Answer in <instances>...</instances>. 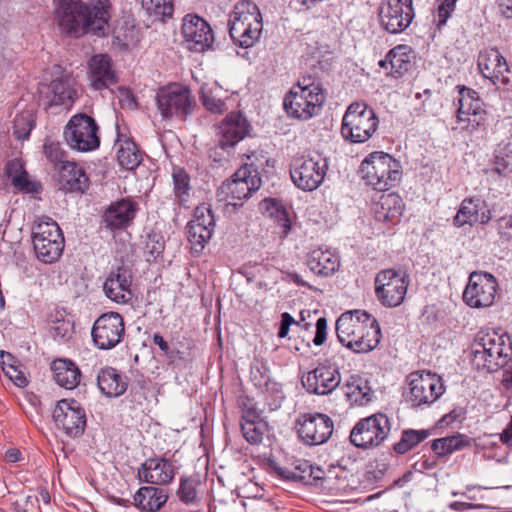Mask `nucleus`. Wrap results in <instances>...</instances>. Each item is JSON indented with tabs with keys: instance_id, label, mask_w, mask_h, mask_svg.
<instances>
[{
	"instance_id": "obj_1",
	"label": "nucleus",
	"mask_w": 512,
	"mask_h": 512,
	"mask_svg": "<svg viewBox=\"0 0 512 512\" xmlns=\"http://www.w3.org/2000/svg\"><path fill=\"white\" fill-rule=\"evenodd\" d=\"M111 4L109 0H56L55 21L62 32L79 38L85 34L108 33Z\"/></svg>"
},
{
	"instance_id": "obj_2",
	"label": "nucleus",
	"mask_w": 512,
	"mask_h": 512,
	"mask_svg": "<svg viewBox=\"0 0 512 512\" xmlns=\"http://www.w3.org/2000/svg\"><path fill=\"white\" fill-rule=\"evenodd\" d=\"M336 334L339 342L354 353H369L381 340L378 321L363 310L343 313L336 321Z\"/></svg>"
},
{
	"instance_id": "obj_3",
	"label": "nucleus",
	"mask_w": 512,
	"mask_h": 512,
	"mask_svg": "<svg viewBox=\"0 0 512 512\" xmlns=\"http://www.w3.org/2000/svg\"><path fill=\"white\" fill-rule=\"evenodd\" d=\"M512 356V343L505 333L481 330L472 345V365L479 371L495 372L503 368Z\"/></svg>"
},
{
	"instance_id": "obj_4",
	"label": "nucleus",
	"mask_w": 512,
	"mask_h": 512,
	"mask_svg": "<svg viewBox=\"0 0 512 512\" xmlns=\"http://www.w3.org/2000/svg\"><path fill=\"white\" fill-rule=\"evenodd\" d=\"M325 99L322 83L307 75L285 95L283 107L289 117L307 121L319 114Z\"/></svg>"
},
{
	"instance_id": "obj_5",
	"label": "nucleus",
	"mask_w": 512,
	"mask_h": 512,
	"mask_svg": "<svg viewBox=\"0 0 512 512\" xmlns=\"http://www.w3.org/2000/svg\"><path fill=\"white\" fill-rule=\"evenodd\" d=\"M229 35L235 45L252 47L262 31V17L258 7L251 1L238 2L229 18Z\"/></svg>"
},
{
	"instance_id": "obj_6",
	"label": "nucleus",
	"mask_w": 512,
	"mask_h": 512,
	"mask_svg": "<svg viewBox=\"0 0 512 512\" xmlns=\"http://www.w3.org/2000/svg\"><path fill=\"white\" fill-rule=\"evenodd\" d=\"M403 398L414 409H425L436 402L445 392L443 380L430 371H414L406 378Z\"/></svg>"
},
{
	"instance_id": "obj_7",
	"label": "nucleus",
	"mask_w": 512,
	"mask_h": 512,
	"mask_svg": "<svg viewBox=\"0 0 512 512\" xmlns=\"http://www.w3.org/2000/svg\"><path fill=\"white\" fill-rule=\"evenodd\" d=\"M379 119L373 108L362 102L351 103L342 119L341 135L352 144L368 141L377 131Z\"/></svg>"
},
{
	"instance_id": "obj_8",
	"label": "nucleus",
	"mask_w": 512,
	"mask_h": 512,
	"mask_svg": "<svg viewBox=\"0 0 512 512\" xmlns=\"http://www.w3.org/2000/svg\"><path fill=\"white\" fill-rule=\"evenodd\" d=\"M32 242L37 259L45 264L57 262L65 246L61 228L50 217H41L34 222Z\"/></svg>"
},
{
	"instance_id": "obj_9",
	"label": "nucleus",
	"mask_w": 512,
	"mask_h": 512,
	"mask_svg": "<svg viewBox=\"0 0 512 512\" xmlns=\"http://www.w3.org/2000/svg\"><path fill=\"white\" fill-rule=\"evenodd\" d=\"M361 173L368 185L384 191L400 179V164L387 153L375 152L362 162Z\"/></svg>"
},
{
	"instance_id": "obj_10",
	"label": "nucleus",
	"mask_w": 512,
	"mask_h": 512,
	"mask_svg": "<svg viewBox=\"0 0 512 512\" xmlns=\"http://www.w3.org/2000/svg\"><path fill=\"white\" fill-rule=\"evenodd\" d=\"M67 145L78 152H91L99 148V126L91 116L79 113L73 115L63 132Z\"/></svg>"
},
{
	"instance_id": "obj_11",
	"label": "nucleus",
	"mask_w": 512,
	"mask_h": 512,
	"mask_svg": "<svg viewBox=\"0 0 512 512\" xmlns=\"http://www.w3.org/2000/svg\"><path fill=\"white\" fill-rule=\"evenodd\" d=\"M157 107L163 119L185 120L196 106L195 98L187 86L173 83L161 88L156 96Z\"/></svg>"
},
{
	"instance_id": "obj_12",
	"label": "nucleus",
	"mask_w": 512,
	"mask_h": 512,
	"mask_svg": "<svg viewBox=\"0 0 512 512\" xmlns=\"http://www.w3.org/2000/svg\"><path fill=\"white\" fill-rule=\"evenodd\" d=\"M409 283V276L405 272L383 269L375 277V295L384 307H398L404 302Z\"/></svg>"
},
{
	"instance_id": "obj_13",
	"label": "nucleus",
	"mask_w": 512,
	"mask_h": 512,
	"mask_svg": "<svg viewBox=\"0 0 512 512\" xmlns=\"http://www.w3.org/2000/svg\"><path fill=\"white\" fill-rule=\"evenodd\" d=\"M391 430V423L384 413H375L360 419L350 433L351 443L362 449L378 447L387 439Z\"/></svg>"
},
{
	"instance_id": "obj_14",
	"label": "nucleus",
	"mask_w": 512,
	"mask_h": 512,
	"mask_svg": "<svg viewBox=\"0 0 512 512\" xmlns=\"http://www.w3.org/2000/svg\"><path fill=\"white\" fill-rule=\"evenodd\" d=\"M487 113L478 93L462 86L459 90L456 122L461 130L470 133L486 125Z\"/></svg>"
},
{
	"instance_id": "obj_15",
	"label": "nucleus",
	"mask_w": 512,
	"mask_h": 512,
	"mask_svg": "<svg viewBox=\"0 0 512 512\" xmlns=\"http://www.w3.org/2000/svg\"><path fill=\"white\" fill-rule=\"evenodd\" d=\"M328 169L326 158L320 155L295 160L290 169L293 183L304 191L317 189L324 180Z\"/></svg>"
},
{
	"instance_id": "obj_16",
	"label": "nucleus",
	"mask_w": 512,
	"mask_h": 512,
	"mask_svg": "<svg viewBox=\"0 0 512 512\" xmlns=\"http://www.w3.org/2000/svg\"><path fill=\"white\" fill-rule=\"evenodd\" d=\"M94 345L101 350L116 347L125 336V322L117 312H107L100 315L91 330Z\"/></svg>"
},
{
	"instance_id": "obj_17",
	"label": "nucleus",
	"mask_w": 512,
	"mask_h": 512,
	"mask_svg": "<svg viewBox=\"0 0 512 512\" xmlns=\"http://www.w3.org/2000/svg\"><path fill=\"white\" fill-rule=\"evenodd\" d=\"M497 287V280L492 274L474 271L463 292V301L471 308L490 307L494 303Z\"/></svg>"
},
{
	"instance_id": "obj_18",
	"label": "nucleus",
	"mask_w": 512,
	"mask_h": 512,
	"mask_svg": "<svg viewBox=\"0 0 512 512\" xmlns=\"http://www.w3.org/2000/svg\"><path fill=\"white\" fill-rule=\"evenodd\" d=\"M296 430L303 443L316 446L329 440L334 430V423L326 414L304 413L296 420Z\"/></svg>"
},
{
	"instance_id": "obj_19",
	"label": "nucleus",
	"mask_w": 512,
	"mask_h": 512,
	"mask_svg": "<svg viewBox=\"0 0 512 512\" xmlns=\"http://www.w3.org/2000/svg\"><path fill=\"white\" fill-rule=\"evenodd\" d=\"M413 0H387L379 11L382 28L392 34L406 30L414 19Z\"/></svg>"
},
{
	"instance_id": "obj_20",
	"label": "nucleus",
	"mask_w": 512,
	"mask_h": 512,
	"mask_svg": "<svg viewBox=\"0 0 512 512\" xmlns=\"http://www.w3.org/2000/svg\"><path fill=\"white\" fill-rule=\"evenodd\" d=\"M53 419L69 437L81 436L86 427V413L75 399H62L57 402L53 411Z\"/></svg>"
},
{
	"instance_id": "obj_21",
	"label": "nucleus",
	"mask_w": 512,
	"mask_h": 512,
	"mask_svg": "<svg viewBox=\"0 0 512 512\" xmlns=\"http://www.w3.org/2000/svg\"><path fill=\"white\" fill-rule=\"evenodd\" d=\"M181 33L187 49L193 52H204L214 42L210 25L197 15L188 14L183 18Z\"/></svg>"
},
{
	"instance_id": "obj_22",
	"label": "nucleus",
	"mask_w": 512,
	"mask_h": 512,
	"mask_svg": "<svg viewBox=\"0 0 512 512\" xmlns=\"http://www.w3.org/2000/svg\"><path fill=\"white\" fill-rule=\"evenodd\" d=\"M477 65L482 76L494 85L510 84L511 70L506 58L496 48H487L478 55Z\"/></svg>"
},
{
	"instance_id": "obj_23",
	"label": "nucleus",
	"mask_w": 512,
	"mask_h": 512,
	"mask_svg": "<svg viewBox=\"0 0 512 512\" xmlns=\"http://www.w3.org/2000/svg\"><path fill=\"white\" fill-rule=\"evenodd\" d=\"M341 383L338 368L331 364H319L302 377L306 391L316 395H328Z\"/></svg>"
},
{
	"instance_id": "obj_24",
	"label": "nucleus",
	"mask_w": 512,
	"mask_h": 512,
	"mask_svg": "<svg viewBox=\"0 0 512 512\" xmlns=\"http://www.w3.org/2000/svg\"><path fill=\"white\" fill-rule=\"evenodd\" d=\"M215 226L214 215L206 205L196 207L194 217L187 225V238L195 250H201L209 241Z\"/></svg>"
},
{
	"instance_id": "obj_25",
	"label": "nucleus",
	"mask_w": 512,
	"mask_h": 512,
	"mask_svg": "<svg viewBox=\"0 0 512 512\" xmlns=\"http://www.w3.org/2000/svg\"><path fill=\"white\" fill-rule=\"evenodd\" d=\"M132 278V272L127 267L121 266L112 270L103 284L107 298L118 304L129 303L133 298Z\"/></svg>"
},
{
	"instance_id": "obj_26",
	"label": "nucleus",
	"mask_w": 512,
	"mask_h": 512,
	"mask_svg": "<svg viewBox=\"0 0 512 512\" xmlns=\"http://www.w3.org/2000/svg\"><path fill=\"white\" fill-rule=\"evenodd\" d=\"M261 184L262 180L257 168L253 164H244L232 175L228 190L232 199L241 201L250 197L261 187Z\"/></svg>"
},
{
	"instance_id": "obj_27",
	"label": "nucleus",
	"mask_w": 512,
	"mask_h": 512,
	"mask_svg": "<svg viewBox=\"0 0 512 512\" xmlns=\"http://www.w3.org/2000/svg\"><path fill=\"white\" fill-rule=\"evenodd\" d=\"M404 210L405 203L397 193L381 194L371 206L375 220L389 227L400 222Z\"/></svg>"
},
{
	"instance_id": "obj_28",
	"label": "nucleus",
	"mask_w": 512,
	"mask_h": 512,
	"mask_svg": "<svg viewBox=\"0 0 512 512\" xmlns=\"http://www.w3.org/2000/svg\"><path fill=\"white\" fill-rule=\"evenodd\" d=\"M176 473L173 462L165 457L147 459L138 470V478L141 482L165 485L170 483Z\"/></svg>"
},
{
	"instance_id": "obj_29",
	"label": "nucleus",
	"mask_w": 512,
	"mask_h": 512,
	"mask_svg": "<svg viewBox=\"0 0 512 512\" xmlns=\"http://www.w3.org/2000/svg\"><path fill=\"white\" fill-rule=\"evenodd\" d=\"M138 204L130 198H123L109 205L103 214V223L110 230L127 228L134 220Z\"/></svg>"
},
{
	"instance_id": "obj_30",
	"label": "nucleus",
	"mask_w": 512,
	"mask_h": 512,
	"mask_svg": "<svg viewBox=\"0 0 512 512\" xmlns=\"http://www.w3.org/2000/svg\"><path fill=\"white\" fill-rule=\"evenodd\" d=\"M491 220V211L484 200L478 197L465 198L456 213L453 224L456 227L464 225L487 224Z\"/></svg>"
},
{
	"instance_id": "obj_31",
	"label": "nucleus",
	"mask_w": 512,
	"mask_h": 512,
	"mask_svg": "<svg viewBox=\"0 0 512 512\" xmlns=\"http://www.w3.org/2000/svg\"><path fill=\"white\" fill-rule=\"evenodd\" d=\"M90 85L95 90L109 88L117 82L112 59L107 54H96L88 62Z\"/></svg>"
},
{
	"instance_id": "obj_32",
	"label": "nucleus",
	"mask_w": 512,
	"mask_h": 512,
	"mask_svg": "<svg viewBox=\"0 0 512 512\" xmlns=\"http://www.w3.org/2000/svg\"><path fill=\"white\" fill-rule=\"evenodd\" d=\"M240 428L248 443L259 445L268 432V423L254 407L250 406L242 409Z\"/></svg>"
},
{
	"instance_id": "obj_33",
	"label": "nucleus",
	"mask_w": 512,
	"mask_h": 512,
	"mask_svg": "<svg viewBox=\"0 0 512 512\" xmlns=\"http://www.w3.org/2000/svg\"><path fill=\"white\" fill-rule=\"evenodd\" d=\"M165 489L154 486H142L133 495L132 505L140 512H157L167 502Z\"/></svg>"
},
{
	"instance_id": "obj_34",
	"label": "nucleus",
	"mask_w": 512,
	"mask_h": 512,
	"mask_svg": "<svg viewBox=\"0 0 512 512\" xmlns=\"http://www.w3.org/2000/svg\"><path fill=\"white\" fill-rule=\"evenodd\" d=\"M412 50L408 45H398L391 49L379 66L395 77L402 76L412 67Z\"/></svg>"
},
{
	"instance_id": "obj_35",
	"label": "nucleus",
	"mask_w": 512,
	"mask_h": 512,
	"mask_svg": "<svg viewBox=\"0 0 512 512\" xmlns=\"http://www.w3.org/2000/svg\"><path fill=\"white\" fill-rule=\"evenodd\" d=\"M5 175L11 185L20 192L39 193L42 190L41 183L29 178L21 159L16 158L8 161L5 166Z\"/></svg>"
},
{
	"instance_id": "obj_36",
	"label": "nucleus",
	"mask_w": 512,
	"mask_h": 512,
	"mask_svg": "<svg viewBox=\"0 0 512 512\" xmlns=\"http://www.w3.org/2000/svg\"><path fill=\"white\" fill-rule=\"evenodd\" d=\"M58 171L60 182L67 191L84 193L89 188L86 172L75 161L64 162Z\"/></svg>"
},
{
	"instance_id": "obj_37",
	"label": "nucleus",
	"mask_w": 512,
	"mask_h": 512,
	"mask_svg": "<svg viewBox=\"0 0 512 512\" xmlns=\"http://www.w3.org/2000/svg\"><path fill=\"white\" fill-rule=\"evenodd\" d=\"M100 391L107 397H119L128 388V378L113 367H105L97 376Z\"/></svg>"
},
{
	"instance_id": "obj_38",
	"label": "nucleus",
	"mask_w": 512,
	"mask_h": 512,
	"mask_svg": "<svg viewBox=\"0 0 512 512\" xmlns=\"http://www.w3.org/2000/svg\"><path fill=\"white\" fill-rule=\"evenodd\" d=\"M307 265L314 274L328 277L338 270L340 260L331 250L317 248L308 254Z\"/></svg>"
},
{
	"instance_id": "obj_39",
	"label": "nucleus",
	"mask_w": 512,
	"mask_h": 512,
	"mask_svg": "<svg viewBox=\"0 0 512 512\" xmlns=\"http://www.w3.org/2000/svg\"><path fill=\"white\" fill-rule=\"evenodd\" d=\"M51 369L54 379L59 386L72 390L80 384L81 371L73 361L69 359H56L52 362Z\"/></svg>"
},
{
	"instance_id": "obj_40",
	"label": "nucleus",
	"mask_w": 512,
	"mask_h": 512,
	"mask_svg": "<svg viewBox=\"0 0 512 512\" xmlns=\"http://www.w3.org/2000/svg\"><path fill=\"white\" fill-rule=\"evenodd\" d=\"M77 92L68 77H60L53 80L48 86L46 97L49 106H71L76 99Z\"/></svg>"
},
{
	"instance_id": "obj_41",
	"label": "nucleus",
	"mask_w": 512,
	"mask_h": 512,
	"mask_svg": "<svg viewBox=\"0 0 512 512\" xmlns=\"http://www.w3.org/2000/svg\"><path fill=\"white\" fill-rule=\"evenodd\" d=\"M342 390L353 405L364 406L372 399V390L368 381L360 375H350L344 382Z\"/></svg>"
},
{
	"instance_id": "obj_42",
	"label": "nucleus",
	"mask_w": 512,
	"mask_h": 512,
	"mask_svg": "<svg viewBox=\"0 0 512 512\" xmlns=\"http://www.w3.org/2000/svg\"><path fill=\"white\" fill-rule=\"evenodd\" d=\"M250 124L240 112H231L226 117V146H234L250 132Z\"/></svg>"
},
{
	"instance_id": "obj_43",
	"label": "nucleus",
	"mask_w": 512,
	"mask_h": 512,
	"mask_svg": "<svg viewBox=\"0 0 512 512\" xmlns=\"http://www.w3.org/2000/svg\"><path fill=\"white\" fill-rule=\"evenodd\" d=\"M203 487L204 484L198 474L182 477L176 494L182 503L186 505L196 504L203 494Z\"/></svg>"
},
{
	"instance_id": "obj_44",
	"label": "nucleus",
	"mask_w": 512,
	"mask_h": 512,
	"mask_svg": "<svg viewBox=\"0 0 512 512\" xmlns=\"http://www.w3.org/2000/svg\"><path fill=\"white\" fill-rule=\"evenodd\" d=\"M115 145L117 146V160L121 167L127 170H133L138 167L142 156L135 142L118 137Z\"/></svg>"
},
{
	"instance_id": "obj_45",
	"label": "nucleus",
	"mask_w": 512,
	"mask_h": 512,
	"mask_svg": "<svg viewBox=\"0 0 512 512\" xmlns=\"http://www.w3.org/2000/svg\"><path fill=\"white\" fill-rule=\"evenodd\" d=\"M221 120L214 125L217 136V144L211 146L207 151V169L211 174H216L224 166V128Z\"/></svg>"
},
{
	"instance_id": "obj_46",
	"label": "nucleus",
	"mask_w": 512,
	"mask_h": 512,
	"mask_svg": "<svg viewBox=\"0 0 512 512\" xmlns=\"http://www.w3.org/2000/svg\"><path fill=\"white\" fill-rule=\"evenodd\" d=\"M428 429H405L401 433L400 440L393 445L395 453L403 455L415 448L430 436Z\"/></svg>"
},
{
	"instance_id": "obj_47",
	"label": "nucleus",
	"mask_w": 512,
	"mask_h": 512,
	"mask_svg": "<svg viewBox=\"0 0 512 512\" xmlns=\"http://www.w3.org/2000/svg\"><path fill=\"white\" fill-rule=\"evenodd\" d=\"M173 194L175 202L180 206H186L190 198V176L182 168H174L172 172Z\"/></svg>"
},
{
	"instance_id": "obj_48",
	"label": "nucleus",
	"mask_w": 512,
	"mask_h": 512,
	"mask_svg": "<svg viewBox=\"0 0 512 512\" xmlns=\"http://www.w3.org/2000/svg\"><path fill=\"white\" fill-rule=\"evenodd\" d=\"M468 445L469 439L466 436L456 434L433 440L431 448L439 457H444Z\"/></svg>"
},
{
	"instance_id": "obj_49",
	"label": "nucleus",
	"mask_w": 512,
	"mask_h": 512,
	"mask_svg": "<svg viewBox=\"0 0 512 512\" xmlns=\"http://www.w3.org/2000/svg\"><path fill=\"white\" fill-rule=\"evenodd\" d=\"M13 123L14 136L19 140H26L35 126V119L30 111H24L16 115Z\"/></svg>"
},
{
	"instance_id": "obj_50",
	"label": "nucleus",
	"mask_w": 512,
	"mask_h": 512,
	"mask_svg": "<svg viewBox=\"0 0 512 512\" xmlns=\"http://www.w3.org/2000/svg\"><path fill=\"white\" fill-rule=\"evenodd\" d=\"M143 9L149 15L170 17L173 14V0H140Z\"/></svg>"
},
{
	"instance_id": "obj_51",
	"label": "nucleus",
	"mask_w": 512,
	"mask_h": 512,
	"mask_svg": "<svg viewBox=\"0 0 512 512\" xmlns=\"http://www.w3.org/2000/svg\"><path fill=\"white\" fill-rule=\"evenodd\" d=\"M51 337L58 342L67 341L73 332V324L70 320L56 318L51 322L49 329Z\"/></svg>"
},
{
	"instance_id": "obj_52",
	"label": "nucleus",
	"mask_w": 512,
	"mask_h": 512,
	"mask_svg": "<svg viewBox=\"0 0 512 512\" xmlns=\"http://www.w3.org/2000/svg\"><path fill=\"white\" fill-rule=\"evenodd\" d=\"M164 249L165 240L161 233L153 231L147 235L145 253H147L150 256V258H147V261H155L163 254Z\"/></svg>"
},
{
	"instance_id": "obj_53",
	"label": "nucleus",
	"mask_w": 512,
	"mask_h": 512,
	"mask_svg": "<svg viewBox=\"0 0 512 512\" xmlns=\"http://www.w3.org/2000/svg\"><path fill=\"white\" fill-rule=\"evenodd\" d=\"M44 154L47 159L57 167V169H59V166L64 164V162H69L66 160V151L58 142L46 141L44 144Z\"/></svg>"
},
{
	"instance_id": "obj_54",
	"label": "nucleus",
	"mask_w": 512,
	"mask_h": 512,
	"mask_svg": "<svg viewBox=\"0 0 512 512\" xmlns=\"http://www.w3.org/2000/svg\"><path fill=\"white\" fill-rule=\"evenodd\" d=\"M312 464L308 461H299V463L294 467L293 470L287 471L282 475L289 480L299 481L304 484H310V469Z\"/></svg>"
},
{
	"instance_id": "obj_55",
	"label": "nucleus",
	"mask_w": 512,
	"mask_h": 512,
	"mask_svg": "<svg viewBox=\"0 0 512 512\" xmlns=\"http://www.w3.org/2000/svg\"><path fill=\"white\" fill-rule=\"evenodd\" d=\"M495 225L500 240L503 243L510 242L512 240V213L497 219Z\"/></svg>"
},
{
	"instance_id": "obj_56",
	"label": "nucleus",
	"mask_w": 512,
	"mask_h": 512,
	"mask_svg": "<svg viewBox=\"0 0 512 512\" xmlns=\"http://www.w3.org/2000/svg\"><path fill=\"white\" fill-rule=\"evenodd\" d=\"M457 0H438L439 4L437 7V14L439 18V24H445L447 19L450 17L451 12L455 8Z\"/></svg>"
},
{
	"instance_id": "obj_57",
	"label": "nucleus",
	"mask_w": 512,
	"mask_h": 512,
	"mask_svg": "<svg viewBox=\"0 0 512 512\" xmlns=\"http://www.w3.org/2000/svg\"><path fill=\"white\" fill-rule=\"evenodd\" d=\"M201 100L203 106L210 112L218 114L223 112V102L220 99H215L208 93L202 91Z\"/></svg>"
},
{
	"instance_id": "obj_58",
	"label": "nucleus",
	"mask_w": 512,
	"mask_h": 512,
	"mask_svg": "<svg viewBox=\"0 0 512 512\" xmlns=\"http://www.w3.org/2000/svg\"><path fill=\"white\" fill-rule=\"evenodd\" d=\"M326 336H327V320L324 317H320V318H318V320L316 322V333H315V337L313 339V343L316 346L322 345L326 340Z\"/></svg>"
},
{
	"instance_id": "obj_59",
	"label": "nucleus",
	"mask_w": 512,
	"mask_h": 512,
	"mask_svg": "<svg viewBox=\"0 0 512 512\" xmlns=\"http://www.w3.org/2000/svg\"><path fill=\"white\" fill-rule=\"evenodd\" d=\"M6 374L18 387L23 388L28 385V380L24 373L19 371L16 367L10 366L6 371Z\"/></svg>"
},
{
	"instance_id": "obj_60",
	"label": "nucleus",
	"mask_w": 512,
	"mask_h": 512,
	"mask_svg": "<svg viewBox=\"0 0 512 512\" xmlns=\"http://www.w3.org/2000/svg\"><path fill=\"white\" fill-rule=\"evenodd\" d=\"M297 323L294 318L287 312L281 315V322L278 331L279 338H285L288 335L289 328L292 324Z\"/></svg>"
},
{
	"instance_id": "obj_61",
	"label": "nucleus",
	"mask_w": 512,
	"mask_h": 512,
	"mask_svg": "<svg viewBox=\"0 0 512 512\" xmlns=\"http://www.w3.org/2000/svg\"><path fill=\"white\" fill-rule=\"evenodd\" d=\"M260 208L263 212L273 216L274 212H279L277 202L274 199L266 198L260 203Z\"/></svg>"
},
{
	"instance_id": "obj_62",
	"label": "nucleus",
	"mask_w": 512,
	"mask_h": 512,
	"mask_svg": "<svg viewBox=\"0 0 512 512\" xmlns=\"http://www.w3.org/2000/svg\"><path fill=\"white\" fill-rule=\"evenodd\" d=\"M309 475H310V484H313L319 480H326V473L319 466L312 465Z\"/></svg>"
},
{
	"instance_id": "obj_63",
	"label": "nucleus",
	"mask_w": 512,
	"mask_h": 512,
	"mask_svg": "<svg viewBox=\"0 0 512 512\" xmlns=\"http://www.w3.org/2000/svg\"><path fill=\"white\" fill-rule=\"evenodd\" d=\"M449 507H450V509H452L454 511L469 510V509H476V508H484V506L480 505V504H472V503L460 502V501L452 502L449 505Z\"/></svg>"
},
{
	"instance_id": "obj_64",
	"label": "nucleus",
	"mask_w": 512,
	"mask_h": 512,
	"mask_svg": "<svg viewBox=\"0 0 512 512\" xmlns=\"http://www.w3.org/2000/svg\"><path fill=\"white\" fill-rule=\"evenodd\" d=\"M501 14L506 18H512V0H498Z\"/></svg>"
}]
</instances>
